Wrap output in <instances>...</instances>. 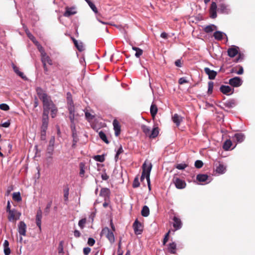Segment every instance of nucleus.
<instances>
[{
	"label": "nucleus",
	"instance_id": "obj_1",
	"mask_svg": "<svg viewBox=\"0 0 255 255\" xmlns=\"http://www.w3.org/2000/svg\"><path fill=\"white\" fill-rule=\"evenodd\" d=\"M36 92L38 98L43 103V114L48 115L50 111L51 117L52 118H55L57 114L58 109L56 105L51 100V97L40 87H37L36 88Z\"/></svg>",
	"mask_w": 255,
	"mask_h": 255
},
{
	"label": "nucleus",
	"instance_id": "obj_2",
	"mask_svg": "<svg viewBox=\"0 0 255 255\" xmlns=\"http://www.w3.org/2000/svg\"><path fill=\"white\" fill-rule=\"evenodd\" d=\"M152 165L150 162L145 160L144 163L142 164V173L145 175V178L146 179L148 187L149 189L150 190V173L152 168Z\"/></svg>",
	"mask_w": 255,
	"mask_h": 255
},
{
	"label": "nucleus",
	"instance_id": "obj_3",
	"mask_svg": "<svg viewBox=\"0 0 255 255\" xmlns=\"http://www.w3.org/2000/svg\"><path fill=\"white\" fill-rule=\"evenodd\" d=\"M141 128L143 132L150 138H154L159 134V128L158 127L154 128L151 131L150 128L146 125H142Z\"/></svg>",
	"mask_w": 255,
	"mask_h": 255
},
{
	"label": "nucleus",
	"instance_id": "obj_4",
	"mask_svg": "<svg viewBox=\"0 0 255 255\" xmlns=\"http://www.w3.org/2000/svg\"><path fill=\"white\" fill-rule=\"evenodd\" d=\"M100 235L101 236H106L111 244L115 242V236L113 232L111 231L108 227H105L102 229Z\"/></svg>",
	"mask_w": 255,
	"mask_h": 255
},
{
	"label": "nucleus",
	"instance_id": "obj_5",
	"mask_svg": "<svg viewBox=\"0 0 255 255\" xmlns=\"http://www.w3.org/2000/svg\"><path fill=\"white\" fill-rule=\"evenodd\" d=\"M8 213L7 218L9 221L10 222H15L19 219L21 216V213L15 209L9 210V212Z\"/></svg>",
	"mask_w": 255,
	"mask_h": 255
},
{
	"label": "nucleus",
	"instance_id": "obj_6",
	"mask_svg": "<svg viewBox=\"0 0 255 255\" xmlns=\"http://www.w3.org/2000/svg\"><path fill=\"white\" fill-rule=\"evenodd\" d=\"M243 81L239 77H235L229 80V84L232 87H239L242 85Z\"/></svg>",
	"mask_w": 255,
	"mask_h": 255
},
{
	"label": "nucleus",
	"instance_id": "obj_7",
	"mask_svg": "<svg viewBox=\"0 0 255 255\" xmlns=\"http://www.w3.org/2000/svg\"><path fill=\"white\" fill-rule=\"evenodd\" d=\"M173 182L176 187L178 189H183L186 186L185 182L178 177H174L173 179Z\"/></svg>",
	"mask_w": 255,
	"mask_h": 255
},
{
	"label": "nucleus",
	"instance_id": "obj_8",
	"mask_svg": "<svg viewBox=\"0 0 255 255\" xmlns=\"http://www.w3.org/2000/svg\"><path fill=\"white\" fill-rule=\"evenodd\" d=\"M133 228L135 234H140L143 231L141 224L136 219L133 224Z\"/></svg>",
	"mask_w": 255,
	"mask_h": 255
},
{
	"label": "nucleus",
	"instance_id": "obj_9",
	"mask_svg": "<svg viewBox=\"0 0 255 255\" xmlns=\"http://www.w3.org/2000/svg\"><path fill=\"white\" fill-rule=\"evenodd\" d=\"M113 125L114 127V130L115 131V136L118 137L121 134V126L119 121L116 119H115L113 121Z\"/></svg>",
	"mask_w": 255,
	"mask_h": 255
},
{
	"label": "nucleus",
	"instance_id": "obj_10",
	"mask_svg": "<svg viewBox=\"0 0 255 255\" xmlns=\"http://www.w3.org/2000/svg\"><path fill=\"white\" fill-rule=\"evenodd\" d=\"M26 225L23 221H20L18 225V231L20 235L25 236L26 232Z\"/></svg>",
	"mask_w": 255,
	"mask_h": 255
},
{
	"label": "nucleus",
	"instance_id": "obj_11",
	"mask_svg": "<svg viewBox=\"0 0 255 255\" xmlns=\"http://www.w3.org/2000/svg\"><path fill=\"white\" fill-rule=\"evenodd\" d=\"M220 91L224 94L230 95L234 93V90L229 86L222 85L220 88Z\"/></svg>",
	"mask_w": 255,
	"mask_h": 255
},
{
	"label": "nucleus",
	"instance_id": "obj_12",
	"mask_svg": "<svg viewBox=\"0 0 255 255\" xmlns=\"http://www.w3.org/2000/svg\"><path fill=\"white\" fill-rule=\"evenodd\" d=\"M235 106V102L234 100H230L223 103L222 105H219V107L224 111L228 112V111L225 109V107L228 109L232 108Z\"/></svg>",
	"mask_w": 255,
	"mask_h": 255
},
{
	"label": "nucleus",
	"instance_id": "obj_13",
	"mask_svg": "<svg viewBox=\"0 0 255 255\" xmlns=\"http://www.w3.org/2000/svg\"><path fill=\"white\" fill-rule=\"evenodd\" d=\"M42 217V211L40 209H39L37 210V213H36L35 220H36V225L38 227L40 231H41V225Z\"/></svg>",
	"mask_w": 255,
	"mask_h": 255
},
{
	"label": "nucleus",
	"instance_id": "obj_14",
	"mask_svg": "<svg viewBox=\"0 0 255 255\" xmlns=\"http://www.w3.org/2000/svg\"><path fill=\"white\" fill-rule=\"evenodd\" d=\"M205 73L208 75V78L210 80H213L217 76V73L208 67H205L204 69Z\"/></svg>",
	"mask_w": 255,
	"mask_h": 255
},
{
	"label": "nucleus",
	"instance_id": "obj_15",
	"mask_svg": "<svg viewBox=\"0 0 255 255\" xmlns=\"http://www.w3.org/2000/svg\"><path fill=\"white\" fill-rule=\"evenodd\" d=\"M217 4L215 2H212L210 8V17L215 18L217 17Z\"/></svg>",
	"mask_w": 255,
	"mask_h": 255
},
{
	"label": "nucleus",
	"instance_id": "obj_16",
	"mask_svg": "<svg viewBox=\"0 0 255 255\" xmlns=\"http://www.w3.org/2000/svg\"><path fill=\"white\" fill-rule=\"evenodd\" d=\"M239 48L237 46H233L228 50V54L231 57H234L239 53Z\"/></svg>",
	"mask_w": 255,
	"mask_h": 255
},
{
	"label": "nucleus",
	"instance_id": "obj_17",
	"mask_svg": "<svg viewBox=\"0 0 255 255\" xmlns=\"http://www.w3.org/2000/svg\"><path fill=\"white\" fill-rule=\"evenodd\" d=\"M49 117L48 115L45 114H42V124L41 129L47 130L48 125Z\"/></svg>",
	"mask_w": 255,
	"mask_h": 255
},
{
	"label": "nucleus",
	"instance_id": "obj_18",
	"mask_svg": "<svg viewBox=\"0 0 255 255\" xmlns=\"http://www.w3.org/2000/svg\"><path fill=\"white\" fill-rule=\"evenodd\" d=\"M41 61L42 63H48L51 65H52V61L50 58L47 55L46 53L44 51L41 52Z\"/></svg>",
	"mask_w": 255,
	"mask_h": 255
},
{
	"label": "nucleus",
	"instance_id": "obj_19",
	"mask_svg": "<svg viewBox=\"0 0 255 255\" xmlns=\"http://www.w3.org/2000/svg\"><path fill=\"white\" fill-rule=\"evenodd\" d=\"M173 226L175 230L180 229L182 227V223L181 220L178 217L174 216L173 218Z\"/></svg>",
	"mask_w": 255,
	"mask_h": 255
},
{
	"label": "nucleus",
	"instance_id": "obj_20",
	"mask_svg": "<svg viewBox=\"0 0 255 255\" xmlns=\"http://www.w3.org/2000/svg\"><path fill=\"white\" fill-rule=\"evenodd\" d=\"M157 111L158 108L157 106L155 104L152 103L150 106V112L153 120L155 119Z\"/></svg>",
	"mask_w": 255,
	"mask_h": 255
},
{
	"label": "nucleus",
	"instance_id": "obj_21",
	"mask_svg": "<svg viewBox=\"0 0 255 255\" xmlns=\"http://www.w3.org/2000/svg\"><path fill=\"white\" fill-rule=\"evenodd\" d=\"M110 194V190L107 188H102L101 189L100 196L104 197L105 199L109 197Z\"/></svg>",
	"mask_w": 255,
	"mask_h": 255
},
{
	"label": "nucleus",
	"instance_id": "obj_22",
	"mask_svg": "<svg viewBox=\"0 0 255 255\" xmlns=\"http://www.w3.org/2000/svg\"><path fill=\"white\" fill-rule=\"evenodd\" d=\"M172 119L173 122L176 124V125L177 127H178L180 125L181 122L182 121V118L177 114H175L172 116Z\"/></svg>",
	"mask_w": 255,
	"mask_h": 255
},
{
	"label": "nucleus",
	"instance_id": "obj_23",
	"mask_svg": "<svg viewBox=\"0 0 255 255\" xmlns=\"http://www.w3.org/2000/svg\"><path fill=\"white\" fill-rule=\"evenodd\" d=\"M74 8L73 7H66V11L63 15L65 17H69L72 15H74L76 13V11H74Z\"/></svg>",
	"mask_w": 255,
	"mask_h": 255
},
{
	"label": "nucleus",
	"instance_id": "obj_24",
	"mask_svg": "<svg viewBox=\"0 0 255 255\" xmlns=\"http://www.w3.org/2000/svg\"><path fill=\"white\" fill-rule=\"evenodd\" d=\"M224 35L226 36V34L220 31H216L213 34V36L215 39L219 41L222 40L223 39Z\"/></svg>",
	"mask_w": 255,
	"mask_h": 255
},
{
	"label": "nucleus",
	"instance_id": "obj_25",
	"mask_svg": "<svg viewBox=\"0 0 255 255\" xmlns=\"http://www.w3.org/2000/svg\"><path fill=\"white\" fill-rule=\"evenodd\" d=\"M79 168H80V172L79 175L80 177H83L84 176L85 170L86 169V166L85 163L84 162H80L79 164Z\"/></svg>",
	"mask_w": 255,
	"mask_h": 255
},
{
	"label": "nucleus",
	"instance_id": "obj_26",
	"mask_svg": "<svg viewBox=\"0 0 255 255\" xmlns=\"http://www.w3.org/2000/svg\"><path fill=\"white\" fill-rule=\"evenodd\" d=\"M238 142H242L245 139V135L241 133H237L234 135L233 137Z\"/></svg>",
	"mask_w": 255,
	"mask_h": 255
},
{
	"label": "nucleus",
	"instance_id": "obj_27",
	"mask_svg": "<svg viewBox=\"0 0 255 255\" xmlns=\"http://www.w3.org/2000/svg\"><path fill=\"white\" fill-rule=\"evenodd\" d=\"M12 68H13V69L14 71L15 72V73H16L22 79H23L24 80H25L27 79L26 77L24 75L23 73L20 72L17 66H16L15 65L13 64Z\"/></svg>",
	"mask_w": 255,
	"mask_h": 255
},
{
	"label": "nucleus",
	"instance_id": "obj_28",
	"mask_svg": "<svg viewBox=\"0 0 255 255\" xmlns=\"http://www.w3.org/2000/svg\"><path fill=\"white\" fill-rule=\"evenodd\" d=\"M217 27L216 25H215L214 24H211V25H209L205 26L204 28V31L206 33H208L212 32L214 30L217 29Z\"/></svg>",
	"mask_w": 255,
	"mask_h": 255
},
{
	"label": "nucleus",
	"instance_id": "obj_29",
	"mask_svg": "<svg viewBox=\"0 0 255 255\" xmlns=\"http://www.w3.org/2000/svg\"><path fill=\"white\" fill-rule=\"evenodd\" d=\"M226 169V166H225L223 164L219 163V165L216 167V171L219 174H223L225 173Z\"/></svg>",
	"mask_w": 255,
	"mask_h": 255
},
{
	"label": "nucleus",
	"instance_id": "obj_30",
	"mask_svg": "<svg viewBox=\"0 0 255 255\" xmlns=\"http://www.w3.org/2000/svg\"><path fill=\"white\" fill-rule=\"evenodd\" d=\"M168 251L171 253L174 254L176 253V245L175 243L169 244L168 248Z\"/></svg>",
	"mask_w": 255,
	"mask_h": 255
},
{
	"label": "nucleus",
	"instance_id": "obj_31",
	"mask_svg": "<svg viewBox=\"0 0 255 255\" xmlns=\"http://www.w3.org/2000/svg\"><path fill=\"white\" fill-rule=\"evenodd\" d=\"M232 145V142L230 139H227L224 142L223 148L225 150H228Z\"/></svg>",
	"mask_w": 255,
	"mask_h": 255
},
{
	"label": "nucleus",
	"instance_id": "obj_32",
	"mask_svg": "<svg viewBox=\"0 0 255 255\" xmlns=\"http://www.w3.org/2000/svg\"><path fill=\"white\" fill-rule=\"evenodd\" d=\"M208 178V176L206 174H198L197 176L196 179L199 182H205Z\"/></svg>",
	"mask_w": 255,
	"mask_h": 255
},
{
	"label": "nucleus",
	"instance_id": "obj_33",
	"mask_svg": "<svg viewBox=\"0 0 255 255\" xmlns=\"http://www.w3.org/2000/svg\"><path fill=\"white\" fill-rule=\"evenodd\" d=\"M99 136L100 138L106 143L108 144L109 143V141L108 140L106 134L103 131H100L99 132Z\"/></svg>",
	"mask_w": 255,
	"mask_h": 255
},
{
	"label": "nucleus",
	"instance_id": "obj_34",
	"mask_svg": "<svg viewBox=\"0 0 255 255\" xmlns=\"http://www.w3.org/2000/svg\"><path fill=\"white\" fill-rule=\"evenodd\" d=\"M141 215L143 217H147L149 214V209L146 206H144L141 211Z\"/></svg>",
	"mask_w": 255,
	"mask_h": 255
},
{
	"label": "nucleus",
	"instance_id": "obj_35",
	"mask_svg": "<svg viewBox=\"0 0 255 255\" xmlns=\"http://www.w3.org/2000/svg\"><path fill=\"white\" fill-rule=\"evenodd\" d=\"M218 10L223 13H228V9L227 8V6L225 4H220Z\"/></svg>",
	"mask_w": 255,
	"mask_h": 255
},
{
	"label": "nucleus",
	"instance_id": "obj_36",
	"mask_svg": "<svg viewBox=\"0 0 255 255\" xmlns=\"http://www.w3.org/2000/svg\"><path fill=\"white\" fill-rule=\"evenodd\" d=\"M132 49L136 51L135 56L137 58H139L143 53V50L139 48L132 46Z\"/></svg>",
	"mask_w": 255,
	"mask_h": 255
},
{
	"label": "nucleus",
	"instance_id": "obj_37",
	"mask_svg": "<svg viewBox=\"0 0 255 255\" xmlns=\"http://www.w3.org/2000/svg\"><path fill=\"white\" fill-rule=\"evenodd\" d=\"M85 0L87 2L90 8L93 10L94 12H95L96 13H98V9L96 6L92 1H91L90 0Z\"/></svg>",
	"mask_w": 255,
	"mask_h": 255
},
{
	"label": "nucleus",
	"instance_id": "obj_38",
	"mask_svg": "<svg viewBox=\"0 0 255 255\" xmlns=\"http://www.w3.org/2000/svg\"><path fill=\"white\" fill-rule=\"evenodd\" d=\"M12 199L17 202L21 201V197L19 192H14L12 194Z\"/></svg>",
	"mask_w": 255,
	"mask_h": 255
},
{
	"label": "nucleus",
	"instance_id": "obj_39",
	"mask_svg": "<svg viewBox=\"0 0 255 255\" xmlns=\"http://www.w3.org/2000/svg\"><path fill=\"white\" fill-rule=\"evenodd\" d=\"M67 106L69 112H75V106L73 102L68 103Z\"/></svg>",
	"mask_w": 255,
	"mask_h": 255
},
{
	"label": "nucleus",
	"instance_id": "obj_40",
	"mask_svg": "<svg viewBox=\"0 0 255 255\" xmlns=\"http://www.w3.org/2000/svg\"><path fill=\"white\" fill-rule=\"evenodd\" d=\"M69 190V188L67 186L63 189L64 198V200L66 201L68 199Z\"/></svg>",
	"mask_w": 255,
	"mask_h": 255
},
{
	"label": "nucleus",
	"instance_id": "obj_41",
	"mask_svg": "<svg viewBox=\"0 0 255 255\" xmlns=\"http://www.w3.org/2000/svg\"><path fill=\"white\" fill-rule=\"evenodd\" d=\"M94 159L101 162H103L105 161V157L103 155H97L94 157Z\"/></svg>",
	"mask_w": 255,
	"mask_h": 255
},
{
	"label": "nucleus",
	"instance_id": "obj_42",
	"mask_svg": "<svg viewBox=\"0 0 255 255\" xmlns=\"http://www.w3.org/2000/svg\"><path fill=\"white\" fill-rule=\"evenodd\" d=\"M214 87V82L212 81H210L208 82V94H211L213 92V89Z\"/></svg>",
	"mask_w": 255,
	"mask_h": 255
},
{
	"label": "nucleus",
	"instance_id": "obj_43",
	"mask_svg": "<svg viewBox=\"0 0 255 255\" xmlns=\"http://www.w3.org/2000/svg\"><path fill=\"white\" fill-rule=\"evenodd\" d=\"M139 185H140V183L138 181V177H136L133 180V182L132 183V187H133V188H137L139 186Z\"/></svg>",
	"mask_w": 255,
	"mask_h": 255
},
{
	"label": "nucleus",
	"instance_id": "obj_44",
	"mask_svg": "<svg viewBox=\"0 0 255 255\" xmlns=\"http://www.w3.org/2000/svg\"><path fill=\"white\" fill-rule=\"evenodd\" d=\"M75 46L80 52H82L84 50V47L82 42L79 43L78 42L77 44L75 45Z\"/></svg>",
	"mask_w": 255,
	"mask_h": 255
},
{
	"label": "nucleus",
	"instance_id": "obj_45",
	"mask_svg": "<svg viewBox=\"0 0 255 255\" xmlns=\"http://www.w3.org/2000/svg\"><path fill=\"white\" fill-rule=\"evenodd\" d=\"M63 245H64V242L63 241H60L58 248V253H63Z\"/></svg>",
	"mask_w": 255,
	"mask_h": 255
},
{
	"label": "nucleus",
	"instance_id": "obj_46",
	"mask_svg": "<svg viewBox=\"0 0 255 255\" xmlns=\"http://www.w3.org/2000/svg\"><path fill=\"white\" fill-rule=\"evenodd\" d=\"M86 223V219L83 218L79 221L78 225L81 229H83Z\"/></svg>",
	"mask_w": 255,
	"mask_h": 255
},
{
	"label": "nucleus",
	"instance_id": "obj_47",
	"mask_svg": "<svg viewBox=\"0 0 255 255\" xmlns=\"http://www.w3.org/2000/svg\"><path fill=\"white\" fill-rule=\"evenodd\" d=\"M46 129H41V134H40V139L42 140H46Z\"/></svg>",
	"mask_w": 255,
	"mask_h": 255
},
{
	"label": "nucleus",
	"instance_id": "obj_48",
	"mask_svg": "<svg viewBox=\"0 0 255 255\" xmlns=\"http://www.w3.org/2000/svg\"><path fill=\"white\" fill-rule=\"evenodd\" d=\"M203 165V163L201 160H196L195 162V166L197 168H201Z\"/></svg>",
	"mask_w": 255,
	"mask_h": 255
},
{
	"label": "nucleus",
	"instance_id": "obj_49",
	"mask_svg": "<svg viewBox=\"0 0 255 255\" xmlns=\"http://www.w3.org/2000/svg\"><path fill=\"white\" fill-rule=\"evenodd\" d=\"M187 166V165L184 163H180L176 165V168L179 170H183Z\"/></svg>",
	"mask_w": 255,
	"mask_h": 255
},
{
	"label": "nucleus",
	"instance_id": "obj_50",
	"mask_svg": "<svg viewBox=\"0 0 255 255\" xmlns=\"http://www.w3.org/2000/svg\"><path fill=\"white\" fill-rule=\"evenodd\" d=\"M0 109L3 111H8L9 109V106L6 104H0Z\"/></svg>",
	"mask_w": 255,
	"mask_h": 255
},
{
	"label": "nucleus",
	"instance_id": "obj_51",
	"mask_svg": "<svg viewBox=\"0 0 255 255\" xmlns=\"http://www.w3.org/2000/svg\"><path fill=\"white\" fill-rule=\"evenodd\" d=\"M25 32L29 39L31 40L33 42H35V38L33 35L28 30H26Z\"/></svg>",
	"mask_w": 255,
	"mask_h": 255
},
{
	"label": "nucleus",
	"instance_id": "obj_52",
	"mask_svg": "<svg viewBox=\"0 0 255 255\" xmlns=\"http://www.w3.org/2000/svg\"><path fill=\"white\" fill-rule=\"evenodd\" d=\"M69 118L70 120V122H75V112H69Z\"/></svg>",
	"mask_w": 255,
	"mask_h": 255
},
{
	"label": "nucleus",
	"instance_id": "obj_53",
	"mask_svg": "<svg viewBox=\"0 0 255 255\" xmlns=\"http://www.w3.org/2000/svg\"><path fill=\"white\" fill-rule=\"evenodd\" d=\"M124 152V150L123 149V147L122 146V145L120 146V148L118 149L117 152V153L116 154V156H115V158L116 159H118V157H119V155L123 153Z\"/></svg>",
	"mask_w": 255,
	"mask_h": 255
},
{
	"label": "nucleus",
	"instance_id": "obj_54",
	"mask_svg": "<svg viewBox=\"0 0 255 255\" xmlns=\"http://www.w3.org/2000/svg\"><path fill=\"white\" fill-rule=\"evenodd\" d=\"M170 231H169L165 235V237L164 238L163 241V245H165V244L167 243V242L169 238V235L170 234Z\"/></svg>",
	"mask_w": 255,
	"mask_h": 255
},
{
	"label": "nucleus",
	"instance_id": "obj_55",
	"mask_svg": "<svg viewBox=\"0 0 255 255\" xmlns=\"http://www.w3.org/2000/svg\"><path fill=\"white\" fill-rule=\"evenodd\" d=\"M67 103L73 102L72 100V95L70 92L67 93Z\"/></svg>",
	"mask_w": 255,
	"mask_h": 255
},
{
	"label": "nucleus",
	"instance_id": "obj_56",
	"mask_svg": "<svg viewBox=\"0 0 255 255\" xmlns=\"http://www.w3.org/2000/svg\"><path fill=\"white\" fill-rule=\"evenodd\" d=\"M95 243V241L93 238H90L88 240V244L90 246H93Z\"/></svg>",
	"mask_w": 255,
	"mask_h": 255
},
{
	"label": "nucleus",
	"instance_id": "obj_57",
	"mask_svg": "<svg viewBox=\"0 0 255 255\" xmlns=\"http://www.w3.org/2000/svg\"><path fill=\"white\" fill-rule=\"evenodd\" d=\"M238 54H239L238 57L236 59V61L237 62L241 61L244 58V55L243 54H242L241 53H239Z\"/></svg>",
	"mask_w": 255,
	"mask_h": 255
},
{
	"label": "nucleus",
	"instance_id": "obj_58",
	"mask_svg": "<svg viewBox=\"0 0 255 255\" xmlns=\"http://www.w3.org/2000/svg\"><path fill=\"white\" fill-rule=\"evenodd\" d=\"M91 252V249L90 248L87 247L85 248L83 250V253L85 255H88Z\"/></svg>",
	"mask_w": 255,
	"mask_h": 255
},
{
	"label": "nucleus",
	"instance_id": "obj_59",
	"mask_svg": "<svg viewBox=\"0 0 255 255\" xmlns=\"http://www.w3.org/2000/svg\"><path fill=\"white\" fill-rule=\"evenodd\" d=\"M54 142H55V138H54V137H51L50 140H49V145L48 146H52L53 148L54 144Z\"/></svg>",
	"mask_w": 255,
	"mask_h": 255
},
{
	"label": "nucleus",
	"instance_id": "obj_60",
	"mask_svg": "<svg viewBox=\"0 0 255 255\" xmlns=\"http://www.w3.org/2000/svg\"><path fill=\"white\" fill-rule=\"evenodd\" d=\"M70 128L71 130H76L75 122H70Z\"/></svg>",
	"mask_w": 255,
	"mask_h": 255
},
{
	"label": "nucleus",
	"instance_id": "obj_61",
	"mask_svg": "<svg viewBox=\"0 0 255 255\" xmlns=\"http://www.w3.org/2000/svg\"><path fill=\"white\" fill-rule=\"evenodd\" d=\"M10 252L11 251L9 247L4 248V253L5 255H9Z\"/></svg>",
	"mask_w": 255,
	"mask_h": 255
},
{
	"label": "nucleus",
	"instance_id": "obj_62",
	"mask_svg": "<svg viewBox=\"0 0 255 255\" xmlns=\"http://www.w3.org/2000/svg\"><path fill=\"white\" fill-rule=\"evenodd\" d=\"M178 83L179 84L182 85L187 83V81L184 78H181L179 79Z\"/></svg>",
	"mask_w": 255,
	"mask_h": 255
},
{
	"label": "nucleus",
	"instance_id": "obj_63",
	"mask_svg": "<svg viewBox=\"0 0 255 255\" xmlns=\"http://www.w3.org/2000/svg\"><path fill=\"white\" fill-rule=\"evenodd\" d=\"M51 206V202H49L47 204V206L45 209V212L46 213L48 214L49 213Z\"/></svg>",
	"mask_w": 255,
	"mask_h": 255
},
{
	"label": "nucleus",
	"instance_id": "obj_64",
	"mask_svg": "<svg viewBox=\"0 0 255 255\" xmlns=\"http://www.w3.org/2000/svg\"><path fill=\"white\" fill-rule=\"evenodd\" d=\"M10 123L9 121L5 122L1 124V126L4 128H8L10 126Z\"/></svg>",
	"mask_w": 255,
	"mask_h": 255
}]
</instances>
